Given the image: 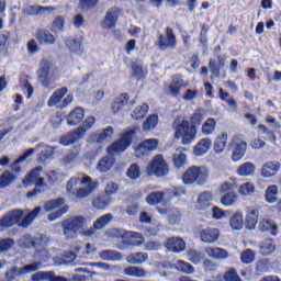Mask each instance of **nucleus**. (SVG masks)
I'll return each instance as SVG.
<instances>
[{"label":"nucleus","instance_id":"nucleus-28","mask_svg":"<svg viewBox=\"0 0 281 281\" xmlns=\"http://www.w3.org/2000/svg\"><path fill=\"white\" fill-rule=\"evenodd\" d=\"M212 148V139L202 138L198 142V144L193 148V153L196 157H203Z\"/></svg>","mask_w":281,"mask_h":281},{"label":"nucleus","instance_id":"nucleus-36","mask_svg":"<svg viewBox=\"0 0 281 281\" xmlns=\"http://www.w3.org/2000/svg\"><path fill=\"white\" fill-rule=\"evenodd\" d=\"M227 146V133H222L215 138L213 150L216 153V155H221L223 150H225Z\"/></svg>","mask_w":281,"mask_h":281},{"label":"nucleus","instance_id":"nucleus-51","mask_svg":"<svg viewBox=\"0 0 281 281\" xmlns=\"http://www.w3.org/2000/svg\"><path fill=\"white\" fill-rule=\"evenodd\" d=\"M218 95H220V100H222V102H226V104H228L231 109H238V103L236 102V100H234V98H229V93L225 92L223 88L218 89Z\"/></svg>","mask_w":281,"mask_h":281},{"label":"nucleus","instance_id":"nucleus-57","mask_svg":"<svg viewBox=\"0 0 281 281\" xmlns=\"http://www.w3.org/2000/svg\"><path fill=\"white\" fill-rule=\"evenodd\" d=\"M15 241L13 238L7 237L0 239V254H5V251H10L12 247H14Z\"/></svg>","mask_w":281,"mask_h":281},{"label":"nucleus","instance_id":"nucleus-48","mask_svg":"<svg viewBox=\"0 0 281 281\" xmlns=\"http://www.w3.org/2000/svg\"><path fill=\"white\" fill-rule=\"evenodd\" d=\"M188 162V155L180 153V154H173L172 156V164L177 170H181L183 166Z\"/></svg>","mask_w":281,"mask_h":281},{"label":"nucleus","instance_id":"nucleus-50","mask_svg":"<svg viewBox=\"0 0 281 281\" xmlns=\"http://www.w3.org/2000/svg\"><path fill=\"white\" fill-rule=\"evenodd\" d=\"M100 4V0H79V9L81 12H89V10H94Z\"/></svg>","mask_w":281,"mask_h":281},{"label":"nucleus","instance_id":"nucleus-8","mask_svg":"<svg viewBox=\"0 0 281 281\" xmlns=\"http://www.w3.org/2000/svg\"><path fill=\"white\" fill-rule=\"evenodd\" d=\"M67 93H69V89L67 87H61L55 90L53 94L49 97L47 105L57 106V109H67L69 104L74 102V94Z\"/></svg>","mask_w":281,"mask_h":281},{"label":"nucleus","instance_id":"nucleus-7","mask_svg":"<svg viewBox=\"0 0 281 281\" xmlns=\"http://www.w3.org/2000/svg\"><path fill=\"white\" fill-rule=\"evenodd\" d=\"M170 167L164 158V155H156L146 167L148 177H168Z\"/></svg>","mask_w":281,"mask_h":281},{"label":"nucleus","instance_id":"nucleus-11","mask_svg":"<svg viewBox=\"0 0 281 281\" xmlns=\"http://www.w3.org/2000/svg\"><path fill=\"white\" fill-rule=\"evenodd\" d=\"M87 220L83 216H74L64 224V234L66 238H76V235L80 229H85Z\"/></svg>","mask_w":281,"mask_h":281},{"label":"nucleus","instance_id":"nucleus-60","mask_svg":"<svg viewBox=\"0 0 281 281\" xmlns=\"http://www.w3.org/2000/svg\"><path fill=\"white\" fill-rule=\"evenodd\" d=\"M256 192V186L251 182H246L239 187V194L241 196H251Z\"/></svg>","mask_w":281,"mask_h":281},{"label":"nucleus","instance_id":"nucleus-26","mask_svg":"<svg viewBox=\"0 0 281 281\" xmlns=\"http://www.w3.org/2000/svg\"><path fill=\"white\" fill-rule=\"evenodd\" d=\"M128 100H131V97L128 93H121L117 98L114 99V101L111 104V111L112 113H120L128 104Z\"/></svg>","mask_w":281,"mask_h":281},{"label":"nucleus","instance_id":"nucleus-21","mask_svg":"<svg viewBox=\"0 0 281 281\" xmlns=\"http://www.w3.org/2000/svg\"><path fill=\"white\" fill-rule=\"evenodd\" d=\"M41 243H43V239H41L38 237H33L30 234L22 235L18 239V246L21 249H32V247H34V248L41 247Z\"/></svg>","mask_w":281,"mask_h":281},{"label":"nucleus","instance_id":"nucleus-18","mask_svg":"<svg viewBox=\"0 0 281 281\" xmlns=\"http://www.w3.org/2000/svg\"><path fill=\"white\" fill-rule=\"evenodd\" d=\"M165 247L172 254H181L186 251V240L181 237H169L165 243Z\"/></svg>","mask_w":281,"mask_h":281},{"label":"nucleus","instance_id":"nucleus-39","mask_svg":"<svg viewBox=\"0 0 281 281\" xmlns=\"http://www.w3.org/2000/svg\"><path fill=\"white\" fill-rule=\"evenodd\" d=\"M276 251V244L271 238L265 239L259 246V254L261 256H271Z\"/></svg>","mask_w":281,"mask_h":281},{"label":"nucleus","instance_id":"nucleus-40","mask_svg":"<svg viewBox=\"0 0 281 281\" xmlns=\"http://www.w3.org/2000/svg\"><path fill=\"white\" fill-rule=\"evenodd\" d=\"M229 225L232 229L240 231L245 225V220L241 212H236L231 216Z\"/></svg>","mask_w":281,"mask_h":281},{"label":"nucleus","instance_id":"nucleus-29","mask_svg":"<svg viewBox=\"0 0 281 281\" xmlns=\"http://www.w3.org/2000/svg\"><path fill=\"white\" fill-rule=\"evenodd\" d=\"M32 281H41V280H48V281H68L65 277H57L54 274L53 271L48 272H36L31 277Z\"/></svg>","mask_w":281,"mask_h":281},{"label":"nucleus","instance_id":"nucleus-17","mask_svg":"<svg viewBox=\"0 0 281 281\" xmlns=\"http://www.w3.org/2000/svg\"><path fill=\"white\" fill-rule=\"evenodd\" d=\"M188 82L183 80L182 75H173L168 86V91L172 98H179L181 95V89H186Z\"/></svg>","mask_w":281,"mask_h":281},{"label":"nucleus","instance_id":"nucleus-23","mask_svg":"<svg viewBox=\"0 0 281 281\" xmlns=\"http://www.w3.org/2000/svg\"><path fill=\"white\" fill-rule=\"evenodd\" d=\"M85 120V110L80 106L75 108L66 117L68 126H78Z\"/></svg>","mask_w":281,"mask_h":281},{"label":"nucleus","instance_id":"nucleus-37","mask_svg":"<svg viewBox=\"0 0 281 281\" xmlns=\"http://www.w3.org/2000/svg\"><path fill=\"white\" fill-rule=\"evenodd\" d=\"M99 256L101 260H105L106 262H115L117 260H122V252L117 250H102Z\"/></svg>","mask_w":281,"mask_h":281},{"label":"nucleus","instance_id":"nucleus-13","mask_svg":"<svg viewBox=\"0 0 281 281\" xmlns=\"http://www.w3.org/2000/svg\"><path fill=\"white\" fill-rule=\"evenodd\" d=\"M41 269V262H33L22 268L13 267L10 271L5 272L8 281L16 280V276H27V273H34Z\"/></svg>","mask_w":281,"mask_h":281},{"label":"nucleus","instance_id":"nucleus-38","mask_svg":"<svg viewBox=\"0 0 281 281\" xmlns=\"http://www.w3.org/2000/svg\"><path fill=\"white\" fill-rule=\"evenodd\" d=\"M202 135H214L216 133V119L209 117L206 121L202 124L201 127Z\"/></svg>","mask_w":281,"mask_h":281},{"label":"nucleus","instance_id":"nucleus-22","mask_svg":"<svg viewBox=\"0 0 281 281\" xmlns=\"http://www.w3.org/2000/svg\"><path fill=\"white\" fill-rule=\"evenodd\" d=\"M212 199H214V195L210 191L200 193L195 205L196 210H199V212L210 210V207H212Z\"/></svg>","mask_w":281,"mask_h":281},{"label":"nucleus","instance_id":"nucleus-24","mask_svg":"<svg viewBox=\"0 0 281 281\" xmlns=\"http://www.w3.org/2000/svg\"><path fill=\"white\" fill-rule=\"evenodd\" d=\"M35 38L40 45H54L56 37L45 29H38L35 32Z\"/></svg>","mask_w":281,"mask_h":281},{"label":"nucleus","instance_id":"nucleus-44","mask_svg":"<svg viewBox=\"0 0 281 281\" xmlns=\"http://www.w3.org/2000/svg\"><path fill=\"white\" fill-rule=\"evenodd\" d=\"M256 172V165L252 162H244L237 168V175L239 177H251Z\"/></svg>","mask_w":281,"mask_h":281},{"label":"nucleus","instance_id":"nucleus-31","mask_svg":"<svg viewBox=\"0 0 281 281\" xmlns=\"http://www.w3.org/2000/svg\"><path fill=\"white\" fill-rule=\"evenodd\" d=\"M205 254H207L210 258H214L215 260H225L229 258V252L218 247H207L205 248Z\"/></svg>","mask_w":281,"mask_h":281},{"label":"nucleus","instance_id":"nucleus-42","mask_svg":"<svg viewBox=\"0 0 281 281\" xmlns=\"http://www.w3.org/2000/svg\"><path fill=\"white\" fill-rule=\"evenodd\" d=\"M157 124H159V115L151 114L143 122V131L145 133L155 131Z\"/></svg>","mask_w":281,"mask_h":281},{"label":"nucleus","instance_id":"nucleus-30","mask_svg":"<svg viewBox=\"0 0 281 281\" xmlns=\"http://www.w3.org/2000/svg\"><path fill=\"white\" fill-rule=\"evenodd\" d=\"M166 200V191H153L146 196V203L150 206L159 205Z\"/></svg>","mask_w":281,"mask_h":281},{"label":"nucleus","instance_id":"nucleus-43","mask_svg":"<svg viewBox=\"0 0 281 281\" xmlns=\"http://www.w3.org/2000/svg\"><path fill=\"white\" fill-rule=\"evenodd\" d=\"M123 273L130 278H144L146 276V270L140 267L130 266L124 268Z\"/></svg>","mask_w":281,"mask_h":281},{"label":"nucleus","instance_id":"nucleus-63","mask_svg":"<svg viewBox=\"0 0 281 281\" xmlns=\"http://www.w3.org/2000/svg\"><path fill=\"white\" fill-rule=\"evenodd\" d=\"M119 190H120V186H117V183L110 182L105 186L104 195H106L109 199H111V195L117 194Z\"/></svg>","mask_w":281,"mask_h":281},{"label":"nucleus","instance_id":"nucleus-35","mask_svg":"<svg viewBox=\"0 0 281 281\" xmlns=\"http://www.w3.org/2000/svg\"><path fill=\"white\" fill-rule=\"evenodd\" d=\"M111 201L112 199L104 194L98 195L92 200V206L94 207V210H106V207L111 205Z\"/></svg>","mask_w":281,"mask_h":281},{"label":"nucleus","instance_id":"nucleus-1","mask_svg":"<svg viewBox=\"0 0 281 281\" xmlns=\"http://www.w3.org/2000/svg\"><path fill=\"white\" fill-rule=\"evenodd\" d=\"M142 132V127L133 126L132 128L120 134L119 139L112 143L108 148V156L102 157L98 165L97 170L99 172H109L113 166H115V157L113 155H120L128 150V147L137 139V133Z\"/></svg>","mask_w":281,"mask_h":281},{"label":"nucleus","instance_id":"nucleus-52","mask_svg":"<svg viewBox=\"0 0 281 281\" xmlns=\"http://www.w3.org/2000/svg\"><path fill=\"white\" fill-rule=\"evenodd\" d=\"M65 30V16L57 15L52 22L50 31L56 34V32H63Z\"/></svg>","mask_w":281,"mask_h":281},{"label":"nucleus","instance_id":"nucleus-15","mask_svg":"<svg viewBox=\"0 0 281 281\" xmlns=\"http://www.w3.org/2000/svg\"><path fill=\"white\" fill-rule=\"evenodd\" d=\"M42 172H43V167L37 166V167L33 168L24 177V179L22 181L23 186L35 184L36 188H43V186H45V178H38V177H41Z\"/></svg>","mask_w":281,"mask_h":281},{"label":"nucleus","instance_id":"nucleus-16","mask_svg":"<svg viewBox=\"0 0 281 281\" xmlns=\"http://www.w3.org/2000/svg\"><path fill=\"white\" fill-rule=\"evenodd\" d=\"M49 69H52V63L47 59L41 61V67L37 71V78L45 89L52 87V77H49Z\"/></svg>","mask_w":281,"mask_h":281},{"label":"nucleus","instance_id":"nucleus-20","mask_svg":"<svg viewBox=\"0 0 281 281\" xmlns=\"http://www.w3.org/2000/svg\"><path fill=\"white\" fill-rule=\"evenodd\" d=\"M200 239L202 243H206L209 245H212L221 238V231L218 228H212L207 227L200 231Z\"/></svg>","mask_w":281,"mask_h":281},{"label":"nucleus","instance_id":"nucleus-59","mask_svg":"<svg viewBox=\"0 0 281 281\" xmlns=\"http://www.w3.org/2000/svg\"><path fill=\"white\" fill-rule=\"evenodd\" d=\"M240 260L243 265H251L256 260V252L251 249H246L240 254Z\"/></svg>","mask_w":281,"mask_h":281},{"label":"nucleus","instance_id":"nucleus-62","mask_svg":"<svg viewBox=\"0 0 281 281\" xmlns=\"http://www.w3.org/2000/svg\"><path fill=\"white\" fill-rule=\"evenodd\" d=\"M201 31H200V37L199 41L202 45H207V32H210V25L203 23L200 24Z\"/></svg>","mask_w":281,"mask_h":281},{"label":"nucleus","instance_id":"nucleus-5","mask_svg":"<svg viewBox=\"0 0 281 281\" xmlns=\"http://www.w3.org/2000/svg\"><path fill=\"white\" fill-rule=\"evenodd\" d=\"M95 124V117L94 116H88L82 122V124L77 127L76 130L68 132L67 135H64L59 138V144L61 146H71V144H76L78 139H82L85 137V133L87 131H90V128H93V125Z\"/></svg>","mask_w":281,"mask_h":281},{"label":"nucleus","instance_id":"nucleus-10","mask_svg":"<svg viewBox=\"0 0 281 281\" xmlns=\"http://www.w3.org/2000/svg\"><path fill=\"white\" fill-rule=\"evenodd\" d=\"M58 207L60 209L58 210ZM44 210L46 212L57 210L56 212L48 214V221L53 222L56 221V218H60L64 214H67V212H69V205H65V198H57L44 203Z\"/></svg>","mask_w":281,"mask_h":281},{"label":"nucleus","instance_id":"nucleus-6","mask_svg":"<svg viewBox=\"0 0 281 281\" xmlns=\"http://www.w3.org/2000/svg\"><path fill=\"white\" fill-rule=\"evenodd\" d=\"M210 171L205 167L191 166L182 173V183L184 186H203L207 182Z\"/></svg>","mask_w":281,"mask_h":281},{"label":"nucleus","instance_id":"nucleus-9","mask_svg":"<svg viewBox=\"0 0 281 281\" xmlns=\"http://www.w3.org/2000/svg\"><path fill=\"white\" fill-rule=\"evenodd\" d=\"M156 47L159 52H168V49H177V34L172 27L167 26L165 29V34H158L155 41Z\"/></svg>","mask_w":281,"mask_h":281},{"label":"nucleus","instance_id":"nucleus-14","mask_svg":"<svg viewBox=\"0 0 281 281\" xmlns=\"http://www.w3.org/2000/svg\"><path fill=\"white\" fill-rule=\"evenodd\" d=\"M159 148V139L157 138H149L142 140L135 148L134 151L136 153L137 157H146V155H150L154 150Z\"/></svg>","mask_w":281,"mask_h":281},{"label":"nucleus","instance_id":"nucleus-12","mask_svg":"<svg viewBox=\"0 0 281 281\" xmlns=\"http://www.w3.org/2000/svg\"><path fill=\"white\" fill-rule=\"evenodd\" d=\"M229 148L232 149L233 161H240L247 155V142L243 140L238 135L233 137Z\"/></svg>","mask_w":281,"mask_h":281},{"label":"nucleus","instance_id":"nucleus-45","mask_svg":"<svg viewBox=\"0 0 281 281\" xmlns=\"http://www.w3.org/2000/svg\"><path fill=\"white\" fill-rule=\"evenodd\" d=\"M113 221V214L106 213L93 222V229H104Z\"/></svg>","mask_w":281,"mask_h":281},{"label":"nucleus","instance_id":"nucleus-58","mask_svg":"<svg viewBox=\"0 0 281 281\" xmlns=\"http://www.w3.org/2000/svg\"><path fill=\"white\" fill-rule=\"evenodd\" d=\"M188 260L193 265H199L203 260V254L201 251L189 249L187 252Z\"/></svg>","mask_w":281,"mask_h":281},{"label":"nucleus","instance_id":"nucleus-27","mask_svg":"<svg viewBox=\"0 0 281 281\" xmlns=\"http://www.w3.org/2000/svg\"><path fill=\"white\" fill-rule=\"evenodd\" d=\"M260 216V211L258 209H252L246 214L245 218V227L246 229H256V225H258V218Z\"/></svg>","mask_w":281,"mask_h":281},{"label":"nucleus","instance_id":"nucleus-54","mask_svg":"<svg viewBox=\"0 0 281 281\" xmlns=\"http://www.w3.org/2000/svg\"><path fill=\"white\" fill-rule=\"evenodd\" d=\"M176 269L178 271H181L182 273L187 274H192L194 273V266L191 265L190 262L183 261V260H178L176 263Z\"/></svg>","mask_w":281,"mask_h":281},{"label":"nucleus","instance_id":"nucleus-64","mask_svg":"<svg viewBox=\"0 0 281 281\" xmlns=\"http://www.w3.org/2000/svg\"><path fill=\"white\" fill-rule=\"evenodd\" d=\"M224 280L225 281H243L240 279V276H238V272L234 268H231L228 269V271L225 272Z\"/></svg>","mask_w":281,"mask_h":281},{"label":"nucleus","instance_id":"nucleus-56","mask_svg":"<svg viewBox=\"0 0 281 281\" xmlns=\"http://www.w3.org/2000/svg\"><path fill=\"white\" fill-rule=\"evenodd\" d=\"M203 112L201 110L195 111L191 116H190V123L191 126H194L195 131L203 124Z\"/></svg>","mask_w":281,"mask_h":281},{"label":"nucleus","instance_id":"nucleus-33","mask_svg":"<svg viewBox=\"0 0 281 281\" xmlns=\"http://www.w3.org/2000/svg\"><path fill=\"white\" fill-rule=\"evenodd\" d=\"M117 12L115 11H108L105 13V18L102 21V27H104V30H113V27H115V25H117Z\"/></svg>","mask_w":281,"mask_h":281},{"label":"nucleus","instance_id":"nucleus-49","mask_svg":"<svg viewBox=\"0 0 281 281\" xmlns=\"http://www.w3.org/2000/svg\"><path fill=\"white\" fill-rule=\"evenodd\" d=\"M126 177L131 179V181H137V179L142 177V170L139 169V165L132 164L127 169Z\"/></svg>","mask_w":281,"mask_h":281},{"label":"nucleus","instance_id":"nucleus-34","mask_svg":"<svg viewBox=\"0 0 281 281\" xmlns=\"http://www.w3.org/2000/svg\"><path fill=\"white\" fill-rule=\"evenodd\" d=\"M260 232H269L271 236H278V224L271 220H261L259 222Z\"/></svg>","mask_w":281,"mask_h":281},{"label":"nucleus","instance_id":"nucleus-53","mask_svg":"<svg viewBox=\"0 0 281 281\" xmlns=\"http://www.w3.org/2000/svg\"><path fill=\"white\" fill-rule=\"evenodd\" d=\"M238 195L236 194V192L231 191L221 198V203L225 207H231V205H234V203H236Z\"/></svg>","mask_w":281,"mask_h":281},{"label":"nucleus","instance_id":"nucleus-2","mask_svg":"<svg viewBox=\"0 0 281 281\" xmlns=\"http://www.w3.org/2000/svg\"><path fill=\"white\" fill-rule=\"evenodd\" d=\"M100 182L93 180L91 176H85L81 179L78 177H71L66 184V192L70 196H75L78 201L82 199H89L90 194H93L94 190H98Z\"/></svg>","mask_w":281,"mask_h":281},{"label":"nucleus","instance_id":"nucleus-61","mask_svg":"<svg viewBox=\"0 0 281 281\" xmlns=\"http://www.w3.org/2000/svg\"><path fill=\"white\" fill-rule=\"evenodd\" d=\"M67 47L69 48L70 52H74L75 54H79V52H82V43L78 40H68L66 42Z\"/></svg>","mask_w":281,"mask_h":281},{"label":"nucleus","instance_id":"nucleus-3","mask_svg":"<svg viewBox=\"0 0 281 281\" xmlns=\"http://www.w3.org/2000/svg\"><path fill=\"white\" fill-rule=\"evenodd\" d=\"M41 214V207L36 206L32 212H30L26 216L23 217V211L13 210L4 215L0 220V227H14L18 225L19 227H30L32 225V221L36 218Z\"/></svg>","mask_w":281,"mask_h":281},{"label":"nucleus","instance_id":"nucleus-55","mask_svg":"<svg viewBox=\"0 0 281 281\" xmlns=\"http://www.w3.org/2000/svg\"><path fill=\"white\" fill-rule=\"evenodd\" d=\"M16 179V176H14L12 172L5 170L0 176V188H8L10 183H13V181Z\"/></svg>","mask_w":281,"mask_h":281},{"label":"nucleus","instance_id":"nucleus-19","mask_svg":"<svg viewBox=\"0 0 281 281\" xmlns=\"http://www.w3.org/2000/svg\"><path fill=\"white\" fill-rule=\"evenodd\" d=\"M114 134L115 130L113 128V126H108L103 128L101 133L90 134L89 139L93 144H102V142H109V139H112Z\"/></svg>","mask_w":281,"mask_h":281},{"label":"nucleus","instance_id":"nucleus-41","mask_svg":"<svg viewBox=\"0 0 281 281\" xmlns=\"http://www.w3.org/2000/svg\"><path fill=\"white\" fill-rule=\"evenodd\" d=\"M130 265H144L148 260V254L146 252H133L126 257Z\"/></svg>","mask_w":281,"mask_h":281},{"label":"nucleus","instance_id":"nucleus-25","mask_svg":"<svg viewBox=\"0 0 281 281\" xmlns=\"http://www.w3.org/2000/svg\"><path fill=\"white\" fill-rule=\"evenodd\" d=\"M280 161H268L261 168V176L265 177V179L276 177V175H278L280 171Z\"/></svg>","mask_w":281,"mask_h":281},{"label":"nucleus","instance_id":"nucleus-47","mask_svg":"<svg viewBox=\"0 0 281 281\" xmlns=\"http://www.w3.org/2000/svg\"><path fill=\"white\" fill-rule=\"evenodd\" d=\"M265 199L267 203H276L278 201V186H269L266 189Z\"/></svg>","mask_w":281,"mask_h":281},{"label":"nucleus","instance_id":"nucleus-46","mask_svg":"<svg viewBox=\"0 0 281 281\" xmlns=\"http://www.w3.org/2000/svg\"><path fill=\"white\" fill-rule=\"evenodd\" d=\"M149 109L148 103H143L142 105L136 106L132 112V119L136 121L144 120Z\"/></svg>","mask_w":281,"mask_h":281},{"label":"nucleus","instance_id":"nucleus-32","mask_svg":"<svg viewBox=\"0 0 281 281\" xmlns=\"http://www.w3.org/2000/svg\"><path fill=\"white\" fill-rule=\"evenodd\" d=\"M132 75L136 80H146V76H148V69L144 68V66L139 63L133 61L131 64Z\"/></svg>","mask_w":281,"mask_h":281},{"label":"nucleus","instance_id":"nucleus-4","mask_svg":"<svg viewBox=\"0 0 281 281\" xmlns=\"http://www.w3.org/2000/svg\"><path fill=\"white\" fill-rule=\"evenodd\" d=\"M175 131V139H181L183 146L190 145L193 139H196V130L190 124V121L177 116L172 123Z\"/></svg>","mask_w":281,"mask_h":281}]
</instances>
